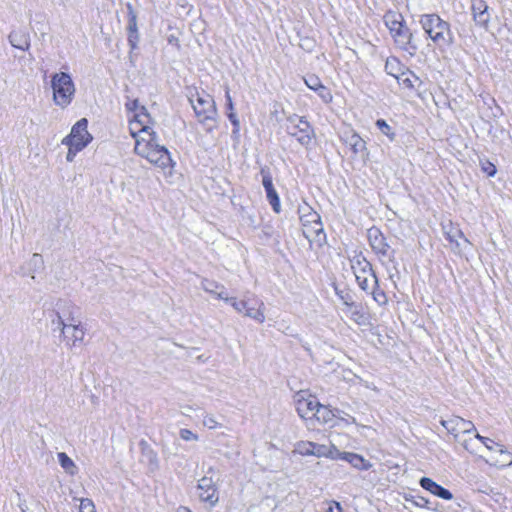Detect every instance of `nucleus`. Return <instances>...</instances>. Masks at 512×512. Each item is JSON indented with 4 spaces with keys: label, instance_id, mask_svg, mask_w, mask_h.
I'll return each instance as SVG.
<instances>
[{
    "label": "nucleus",
    "instance_id": "nucleus-1",
    "mask_svg": "<svg viewBox=\"0 0 512 512\" xmlns=\"http://www.w3.org/2000/svg\"><path fill=\"white\" fill-rule=\"evenodd\" d=\"M142 132L135 141V153L162 169L166 175H172L175 162L172 160L168 149L157 142L155 132H147L145 130Z\"/></svg>",
    "mask_w": 512,
    "mask_h": 512
},
{
    "label": "nucleus",
    "instance_id": "nucleus-2",
    "mask_svg": "<svg viewBox=\"0 0 512 512\" xmlns=\"http://www.w3.org/2000/svg\"><path fill=\"white\" fill-rule=\"evenodd\" d=\"M420 24L433 44L440 50L450 47L454 36L450 24L437 14H424L420 17Z\"/></svg>",
    "mask_w": 512,
    "mask_h": 512
},
{
    "label": "nucleus",
    "instance_id": "nucleus-3",
    "mask_svg": "<svg viewBox=\"0 0 512 512\" xmlns=\"http://www.w3.org/2000/svg\"><path fill=\"white\" fill-rule=\"evenodd\" d=\"M71 308L68 316L64 311H57L56 319L52 320V324L55 325L54 330L60 331L62 339L69 349L79 347L85 337V329L81 326V322L73 316L74 307L71 306Z\"/></svg>",
    "mask_w": 512,
    "mask_h": 512
},
{
    "label": "nucleus",
    "instance_id": "nucleus-4",
    "mask_svg": "<svg viewBox=\"0 0 512 512\" xmlns=\"http://www.w3.org/2000/svg\"><path fill=\"white\" fill-rule=\"evenodd\" d=\"M384 22L394 38L395 43L401 49L413 55L417 50V45L412 41V33L405 26L403 16L399 13L389 11L384 15Z\"/></svg>",
    "mask_w": 512,
    "mask_h": 512
},
{
    "label": "nucleus",
    "instance_id": "nucleus-5",
    "mask_svg": "<svg viewBox=\"0 0 512 512\" xmlns=\"http://www.w3.org/2000/svg\"><path fill=\"white\" fill-rule=\"evenodd\" d=\"M54 103L61 107H67L75 95V85L71 76L65 72L55 73L51 79Z\"/></svg>",
    "mask_w": 512,
    "mask_h": 512
},
{
    "label": "nucleus",
    "instance_id": "nucleus-6",
    "mask_svg": "<svg viewBox=\"0 0 512 512\" xmlns=\"http://www.w3.org/2000/svg\"><path fill=\"white\" fill-rule=\"evenodd\" d=\"M189 101L195 111L198 120L201 123L213 121L217 115V109L213 97L204 91L197 92L194 98L192 95Z\"/></svg>",
    "mask_w": 512,
    "mask_h": 512
},
{
    "label": "nucleus",
    "instance_id": "nucleus-7",
    "mask_svg": "<svg viewBox=\"0 0 512 512\" xmlns=\"http://www.w3.org/2000/svg\"><path fill=\"white\" fill-rule=\"evenodd\" d=\"M350 262L356 281L361 289L367 290L370 281L373 282L374 286H377L378 279L372 269V265L364 256L355 255L351 258Z\"/></svg>",
    "mask_w": 512,
    "mask_h": 512
},
{
    "label": "nucleus",
    "instance_id": "nucleus-8",
    "mask_svg": "<svg viewBox=\"0 0 512 512\" xmlns=\"http://www.w3.org/2000/svg\"><path fill=\"white\" fill-rule=\"evenodd\" d=\"M287 132L303 146L311 143L315 136L310 123L302 116L292 115L287 119Z\"/></svg>",
    "mask_w": 512,
    "mask_h": 512
},
{
    "label": "nucleus",
    "instance_id": "nucleus-9",
    "mask_svg": "<svg viewBox=\"0 0 512 512\" xmlns=\"http://www.w3.org/2000/svg\"><path fill=\"white\" fill-rule=\"evenodd\" d=\"M446 239L450 242L453 252L459 255H466L471 250L470 241L464 236L463 232L451 222L442 224Z\"/></svg>",
    "mask_w": 512,
    "mask_h": 512
},
{
    "label": "nucleus",
    "instance_id": "nucleus-10",
    "mask_svg": "<svg viewBox=\"0 0 512 512\" xmlns=\"http://www.w3.org/2000/svg\"><path fill=\"white\" fill-rule=\"evenodd\" d=\"M295 451L303 456H316L337 459V448L335 445H324L310 441H300L296 444Z\"/></svg>",
    "mask_w": 512,
    "mask_h": 512
},
{
    "label": "nucleus",
    "instance_id": "nucleus-11",
    "mask_svg": "<svg viewBox=\"0 0 512 512\" xmlns=\"http://www.w3.org/2000/svg\"><path fill=\"white\" fill-rule=\"evenodd\" d=\"M295 407L298 415L303 419H313L319 405L317 398L307 391L301 390L294 395Z\"/></svg>",
    "mask_w": 512,
    "mask_h": 512
},
{
    "label": "nucleus",
    "instance_id": "nucleus-12",
    "mask_svg": "<svg viewBox=\"0 0 512 512\" xmlns=\"http://www.w3.org/2000/svg\"><path fill=\"white\" fill-rule=\"evenodd\" d=\"M441 425L451 433L457 441L476 431L471 421L465 420L459 416H453L448 420H441Z\"/></svg>",
    "mask_w": 512,
    "mask_h": 512
},
{
    "label": "nucleus",
    "instance_id": "nucleus-13",
    "mask_svg": "<svg viewBox=\"0 0 512 512\" xmlns=\"http://www.w3.org/2000/svg\"><path fill=\"white\" fill-rule=\"evenodd\" d=\"M87 127L88 121L86 118L77 121L72 126L70 134L63 138L62 144H80L85 148L93 139Z\"/></svg>",
    "mask_w": 512,
    "mask_h": 512
},
{
    "label": "nucleus",
    "instance_id": "nucleus-14",
    "mask_svg": "<svg viewBox=\"0 0 512 512\" xmlns=\"http://www.w3.org/2000/svg\"><path fill=\"white\" fill-rule=\"evenodd\" d=\"M197 495L201 501L209 503L210 507H214L218 503V489L212 477L203 476L199 479Z\"/></svg>",
    "mask_w": 512,
    "mask_h": 512
},
{
    "label": "nucleus",
    "instance_id": "nucleus-15",
    "mask_svg": "<svg viewBox=\"0 0 512 512\" xmlns=\"http://www.w3.org/2000/svg\"><path fill=\"white\" fill-rule=\"evenodd\" d=\"M485 461L491 466L505 468L512 464V453L501 444L489 446V453L485 456Z\"/></svg>",
    "mask_w": 512,
    "mask_h": 512
},
{
    "label": "nucleus",
    "instance_id": "nucleus-16",
    "mask_svg": "<svg viewBox=\"0 0 512 512\" xmlns=\"http://www.w3.org/2000/svg\"><path fill=\"white\" fill-rule=\"evenodd\" d=\"M151 117L144 106L140 107L139 112H136L134 119L130 121L129 130L131 135L137 140L139 134H142L143 130L147 132H154L150 128Z\"/></svg>",
    "mask_w": 512,
    "mask_h": 512
},
{
    "label": "nucleus",
    "instance_id": "nucleus-17",
    "mask_svg": "<svg viewBox=\"0 0 512 512\" xmlns=\"http://www.w3.org/2000/svg\"><path fill=\"white\" fill-rule=\"evenodd\" d=\"M262 176V184L266 192L267 200L269 201L275 213H280L281 205L279 196L273 186L272 176L268 168H262L260 171Z\"/></svg>",
    "mask_w": 512,
    "mask_h": 512
},
{
    "label": "nucleus",
    "instance_id": "nucleus-18",
    "mask_svg": "<svg viewBox=\"0 0 512 512\" xmlns=\"http://www.w3.org/2000/svg\"><path fill=\"white\" fill-rule=\"evenodd\" d=\"M368 240L374 252L381 256L391 258L390 246L378 228L372 227L368 230Z\"/></svg>",
    "mask_w": 512,
    "mask_h": 512
},
{
    "label": "nucleus",
    "instance_id": "nucleus-19",
    "mask_svg": "<svg viewBox=\"0 0 512 512\" xmlns=\"http://www.w3.org/2000/svg\"><path fill=\"white\" fill-rule=\"evenodd\" d=\"M471 10L475 23L483 28H487L491 19L489 7L484 0H472Z\"/></svg>",
    "mask_w": 512,
    "mask_h": 512
},
{
    "label": "nucleus",
    "instance_id": "nucleus-20",
    "mask_svg": "<svg viewBox=\"0 0 512 512\" xmlns=\"http://www.w3.org/2000/svg\"><path fill=\"white\" fill-rule=\"evenodd\" d=\"M337 459L347 461L358 470H368L372 467V464L368 460L364 459L363 456L352 452H340L337 449Z\"/></svg>",
    "mask_w": 512,
    "mask_h": 512
},
{
    "label": "nucleus",
    "instance_id": "nucleus-21",
    "mask_svg": "<svg viewBox=\"0 0 512 512\" xmlns=\"http://www.w3.org/2000/svg\"><path fill=\"white\" fill-rule=\"evenodd\" d=\"M420 485L425 490L431 492L432 494H434L442 499L451 500L453 498V495L449 490L438 485L436 482H434L430 478H427V477L421 478Z\"/></svg>",
    "mask_w": 512,
    "mask_h": 512
},
{
    "label": "nucleus",
    "instance_id": "nucleus-22",
    "mask_svg": "<svg viewBox=\"0 0 512 512\" xmlns=\"http://www.w3.org/2000/svg\"><path fill=\"white\" fill-rule=\"evenodd\" d=\"M10 44L20 50L27 51L30 48V36L22 30L12 31L9 35Z\"/></svg>",
    "mask_w": 512,
    "mask_h": 512
},
{
    "label": "nucleus",
    "instance_id": "nucleus-23",
    "mask_svg": "<svg viewBox=\"0 0 512 512\" xmlns=\"http://www.w3.org/2000/svg\"><path fill=\"white\" fill-rule=\"evenodd\" d=\"M303 235L310 241H318L320 242L324 239L325 235L323 232V225L321 220L315 222L313 224H305L302 227Z\"/></svg>",
    "mask_w": 512,
    "mask_h": 512
},
{
    "label": "nucleus",
    "instance_id": "nucleus-24",
    "mask_svg": "<svg viewBox=\"0 0 512 512\" xmlns=\"http://www.w3.org/2000/svg\"><path fill=\"white\" fill-rule=\"evenodd\" d=\"M201 287L205 292L210 293L219 299L228 300V296L225 292V287L220 283L204 279L201 282Z\"/></svg>",
    "mask_w": 512,
    "mask_h": 512
},
{
    "label": "nucleus",
    "instance_id": "nucleus-25",
    "mask_svg": "<svg viewBox=\"0 0 512 512\" xmlns=\"http://www.w3.org/2000/svg\"><path fill=\"white\" fill-rule=\"evenodd\" d=\"M298 212L302 227L305 224H313L321 220L320 215L306 203L299 206Z\"/></svg>",
    "mask_w": 512,
    "mask_h": 512
},
{
    "label": "nucleus",
    "instance_id": "nucleus-26",
    "mask_svg": "<svg viewBox=\"0 0 512 512\" xmlns=\"http://www.w3.org/2000/svg\"><path fill=\"white\" fill-rule=\"evenodd\" d=\"M244 315L246 317L252 318L259 323H264L265 315H264V303L259 300H255V306H247L244 311Z\"/></svg>",
    "mask_w": 512,
    "mask_h": 512
},
{
    "label": "nucleus",
    "instance_id": "nucleus-27",
    "mask_svg": "<svg viewBox=\"0 0 512 512\" xmlns=\"http://www.w3.org/2000/svg\"><path fill=\"white\" fill-rule=\"evenodd\" d=\"M398 84L407 89H414L421 84V80L411 71L401 72L397 76Z\"/></svg>",
    "mask_w": 512,
    "mask_h": 512
},
{
    "label": "nucleus",
    "instance_id": "nucleus-28",
    "mask_svg": "<svg viewBox=\"0 0 512 512\" xmlns=\"http://www.w3.org/2000/svg\"><path fill=\"white\" fill-rule=\"evenodd\" d=\"M335 417L336 414L332 410L319 403L313 418H315L320 424H329Z\"/></svg>",
    "mask_w": 512,
    "mask_h": 512
},
{
    "label": "nucleus",
    "instance_id": "nucleus-29",
    "mask_svg": "<svg viewBox=\"0 0 512 512\" xmlns=\"http://www.w3.org/2000/svg\"><path fill=\"white\" fill-rule=\"evenodd\" d=\"M225 98L227 101V103H226V107L228 110L227 116L234 126L233 133H238L239 129H240V121H239L236 113L234 112V105H233L232 98H231L228 88L225 91Z\"/></svg>",
    "mask_w": 512,
    "mask_h": 512
},
{
    "label": "nucleus",
    "instance_id": "nucleus-30",
    "mask_svg": "<svg viewBox=\"0 0 512 512\" xmlns=\"http://www.w3.org/2000/svg\"><path fill=\"white\" fill-rule=\"evenodd\" d=\"M344 303L346 306L350 308L351 319L353 321H355L358 325L367 324L368 318L359 306L355 305L354 303H348L347 301H345Z\"/></svg>",
    "mask_w": 512,
    "mask_h": 512
},
{
    "label": "nucleus",
    "instance_id": "nucleus-31",
    "mask_svg": "<svg viewBox=\"0 0 512 512\" xmlns=\"http://www.w3.org/2000/svg\"><path fill=\"white\" fill-rule=\"evenodd\" d=\"M58 461L61 467L70 475H74L77 472V467L74 461L64 452L57 454Z\"/></svg>",
    "mask_w": 512,
    "mask_h": 512
},
{
    "label": "nucleus",
    "instance_id": "nucleus-32",
    "mask_svg": "<svg viewBox=\"0 0 512 512\" xmlns=\"http://www.w3.org/2000/svg\"><path fill=\"white\" fill-rule=\"evenodd\" d=\"M400 63L396 58H388L385 63V71L397 79L400 75Z\"/></svg>",
    "mask_w": 512,
    "mask_h": 512
},
{
    "label": "nucleus",
    "instance_id": "nucleus-33",
    "mask_svg": "<svg viewBox=\"0 0 512 512\" xmlns=\"http://www.w3.org/2000/svg\"><path fill=\"white\" fill-rule=\"evenodd\" d=\"M128 10V16H129V22H128V30L129 34H136L137 33V15L133 9V6L128 3L126 5Z\"/></svg>",
    "mask_w": 512,
    "mask_h": 512
},
{
    "label": "nucleus",
    "instance_id": "nucleus-34",
    "mask_svg": "<svg viewBox=\"0 0 512 512\" xmlns=\"http://www.w3.org/2000/svg\"><path fill=\"white\" fill-rule=\"evenodd\" d=\"M458 442L461 443L462 446L470 453H476L478 444L480 443L479 439L475 438V434L473 435V438L470 437L467 439L463 437L459 439Z\"/></svg>",
    "mask_w": 512,
    "mask_h": 512
},
{
    "label": "nucleus",
    "instance_id": "nucleus-35",
    "mask_svg": "<svg viewBox=\"0 0 512 512\" xmlns=\"http://www.w3.org/2000/svg\"><path fill=\"white\" fill-rule=\"evenodd\" d=\"M304 82L308 88L316 92L323 86L320 78L316 75H309L308 77L304 78Z\"/></svg>",
    "mask_w": 512,
    "mask_h": 512
},
{
    "label": "nucleus",
    "instance_id": "nucleus-36",
    "mask_svg": "<svg viewBox=\"0 0 512 512\" xmlns=\"http://www.w3.org/2000/svg\"><path fill=\"white\" fill-rule=\"evenodd\" d=\"M373 299L379 304V305H385L387 303V296L385 292L378 288L377 286H373V290L371 292Z\"/></svg>",
    "mask_w": 512,
    "mask_h": 512
},
{
    "label": "nucleus",
    "instance_id": "nucleus-37",
    "mask_svg": "<svg viewBox=\"0 0 512 512\" xmlns=\"http://www.w3.org/2000/svg\"><path fill=\"white\" fill-rule=\"evenodd\" d=\"M66 146H68V152H67V155H66V160L68 162H72L76 156V154L83 150V145H80V144H65Z\"/></svg>",
    "mask_w": 512,
    "mask_h": 512
},
{
    "label": "nucleus",
    "instance_id": "nucleus-38",
    "mask_svg": "<svg viewBox=\"0 0 512 512\" xmlns=\"http://www.w3.org/2000/svg\"><path fill=\"white\" fill-rule=\"evenodd\" d=\"M376 126L384 135L388 136L391 140L394 139V133L391 132V127L386 123L385 120L378 119L376 121Z\"/></svg>",
    "mask_w": 512,
    "mask_h": 512
},
{
    "label": "nucleus",
    "instance_id": "nucleus-39",
    "mask_svg": "<svg viewBox=\"0 0 512 512\" xmlns=\"http://www.w3.org/2000/svg\"><path fill=\"white\" fill-rule=\"evenodd\" d=\"M227 302H229L231 304V306L238 312V313H243L245 311V308L247 306V302L246 300H241V301H238L236 298L234 297H228V300H226Z\"/></svg>",
    "mask_w": 512,
    "mask_h": 512
},
{
    "label": "nucleus",
    "instance_id": "nucleus-40",
    "mask_svg": "<svg viewBox=\"0 0 512 512\" xmlns=\"http://www.w3.org/2000/svg\"><path fill=\"white\" fill-rule=\"evenodd\" d=\"M202 423L208 429H216V428L220 427V423H218L216 418L211 414L205 415Z\"/></svg>",
    "mask_w": 512,
    "mask_h": 512
},
{
    "label": "nucleus",
    "instance_id": "nucleus-41",
    "mask_svg": "<svg viewBox=\"0 0 512 512\" xmlns=\"http://www.w3.org/2000/svg\"><path fill=\"white\" fill-rule=\"evenodd\" d=\"M179 435L181 437V439H183L184 441H198L199 440V436L192 432L191 430L189 429H181L180 432H179Z\"/></svg>",
    "mask_w": 512,
    "mask_h": 512
},
{
    "label": "nucleus",
    "instance_id": "nucleus-42",
    "mask_svg": "<svg viewBox=\"0 0 512 512\" xmlns=\"http://www.w3.org/2000/svg\"><path fill=\"white\" fill-rule=\"evenodd\" d=\"M80 512H96L95 506L90 499H82L79 506Z\"/></svg>",
    "mask_w": 512,
    "mask_h": 512
},
{
    "label": "nucleus",
    "instance_id": "nucleus-43",
    "mask_svg": "<svg viewBox=\"0 0 512 512\" xmlns=\"http://www.w3.org/2000/svg\"><path fill=\"white\" fill-rule=\"evenodd\" d=\"M317 92H318V95L321 97V99L325 103H330L332 101L333 96H332L330 90L327 89L324 85Z\"/></svg>",
    "mask_w": 512,
    "mask_h": 512
},
{
    "label": "nucleus",
    "instance_id": "nucleus-44",
    "mask_svg": "<svg viewBox=\"0 0 512 512\" xmlns=\"http://www.w3.org/2000/svg\"><path fill=\"white\" fill-rule=\"evenodd\" d=\"M475 438L476 439H479L480 443H482L487 451L489 452V446H492L494 444H497L496 442H494L493 440H491L490 438H487V437H483L481 436L479 433H476L475 432Z\"/></svg>",
    "mask_w": 512,
    "mask_h": 512
},
{
    "label": "nucleus",
    "instance_id": "nucleus-45",
    "mask_svg": "<svg viewBox=\"0 0 512 512\" xmlns=\"http://www.w3.org/2000/svg\"><path fill=\"white\" fill-rule=\"evenodd\" d=\"M139 102L138 100H133L131 102L126 103V108L130 111L139 112L140 110Z\"/></svg>",
    "mask_w": 512,
    "mask_h": 512
},
{
    "label": "nucleus",
    "instance_id": "nucleus-46",
    "mask_svg": "<svg viewBox=\"0 0 512 512\" xmlns=\"http://www.w3.org/2000/svg\"><path fill=\"white\" fill-rule=\"evenodd\" d=\"M483 170L489 175L494 176L496 173V168L493 164L487 163L486 166H483Z\"/></svg>",
    "mask_w": 512,
    "mask_h": 512
},
{
    "label": "nucleus",
    "instance_id": "nucleus-47",
    "mask_svg": "<svg viewBox=\"0 0 512 512\" xmlns=\"http://www.w3.org/2000/svg\"><path fill=\"white\" fill-rule=\"evenodd\" d=\"M137 41H138V33H136V34H129L128 42H129V44H130V46L132 48L136 47Z\"/></svg>",
    "mask_w": 512,
    "mask_h": 512
},
{
    "label": "nucleus",
    "instance_id": "nucleus-48",
    "mask_svg": "<svg viewBox=\"0 0 512 512\" xmlns=\"http://www.w3.org/2000/svg\"><path fill=\"white\" fill-rule=\"evenodd\" d=\"M352 140H353V143H352V146L354 147L355 151L357 150V147L362 144V140L359 136L357 135H354L352 137Z\"/></svg>",
    "mask_w": 512,
    "mask_h": 512
},
{
    "label": "nucleus",
    "instance_id": "nucleus-49",
    "mask_svg": "<svg viewBox=\"0 0 512 512\" xmlns=\"http://www.w3.org/2000/svg\"><path fill=\"white\" fill-rule=\"evenodd\" d=\"M328 512H343V509L339 503H335L333 506L329 507Z\"/></svg>",
    "mask_w": 512,
    "mask_h": 512
},
{
    "label": "nucleus",
    "instance_id": "nucleus-50",
    "mask_svg": "<svg viewBox=\"0 0 512 512\" xmlns=\"http://www.w3.org/2000/svg\"><path fill=\"white\" fill-rule=\"evenodd\" d=\"M427 503H428V500H426L423 497H419V499L417 501H414V504L419 506V507H424V506L427 505Z\"/></svg>",
    "mask_w": 512,
    "mask_h": 512
},
{
    "label": "nucleus",
    "instance_id": "nucleus-51",
    "mask_svg": "<svg viewBox=\"0 0 512 512\" xmlns=\"http://www.w3.org/2000/svg\"><path fill=\"white\" fill-rule=\"evenodd\" d=\"M32 261L37 263V262H42V258L39 254H33L32 256Z\"/></svg>",
    "mask_w": 512,
    "mask_h": 512
},
{
    "label": "nucleus",
    "instance_id": "nucleus-52",
    "mask_svg": "<svg viewBox=\"0 0 512 512\" xmlns=\"http://www.w3.org/2000/svg\"><path fill=\"white\" fill-rule=\"evenodd\" d=\"M177 512H191L188 508L186 507H180Z\"/></svg>",
    "mask_w": 512,
    "mask_h": 512
},
{
    "label": "nucleus",
    "instance_id": "nucleus-53",
    "mask_svg": "<svg viewBox=\"0 0 512 512\" xmlns=\"http://www.w3.org/2000/svg\"><path fill=\"white\" fill-rule=\"evenodd\" d=\"M347 423H356V419L354 417H349V420H346Z\"/></svg>",
    "mask_w": 512,
    "mask_h": 512
},
{
    "label": "nucleus",
    "instance_id": "nucleus-54",
    "mask_svg": "<svg viewBox=\"0 0 512 512\" xmlns=\"http://www.w3.org/2000/svg\"><path fill=\"white\" fill-rule=\"evenodd\" d=\"M140 129V126H135V130L138 131Z\"/></svg>",
    "mask_w": 512,
    "mask_h": 512
}]
</instances>
